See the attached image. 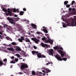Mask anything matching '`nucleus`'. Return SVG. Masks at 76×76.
I'll list each match as a JSON object with an SVG mask.
<instances>
[{
  "instance_id": "nucleus-14",
  "label": "nucleus",
  "mask_w": 76,
  "mask_h": 76,
  "mask_svg": "<svg viewBox=\"0 0 76 76\" xmlns=\"http://www.w3.org/2000/svg\"><path fill=\"white\" fill-rule=\"evenodd\" d=\"M3 34L1 32H0V39H3V37L4 38L5 36H7L5 34H3L2 36H1L0 35H2Z\"/></svg>"
},
{
  "instance_id": "nucleus-34",
  "label": "nucleus",
  "mask_w": 76,
  "mask_h": 76,
  "mask_svg": "<svg viewBox=\"0 0 76 76\" xmlns=\"http://www.w3.org/2000/svg\"><path fill=\"white\" fill-rule=\"evenodd\" d=\"M5 48H4V47H2H2H1V48H0V49H3L2 50H4V49H5Z\"/></svg>"
},
{
  "instance_id": "nucleus-11",
  "label": "nucleus",
  "mask_w": 76,
  "mask_h": 76,
  "mask_svg": "<svg viewBox=\"0 0 76 76\" xmlns=\"http://www.w3.org/2000/svg\"><path fill=\"white\" fill-rule=\"evenodd\" d=\"M32 40L34 41L36 43H38L39 42V40L35 38H31V39Z\"/></svg>"
},
{
  "instance_id": "nucleus-29",
  "label": "nucleus",
  "mask_w": 76,
  "mask_h": 76,
  "mask_svg": "<svg viewBox=\"0 0 76 76\" xmlns=\"http://www.w3.org/2000/svg\"><path fill=\"white\" fill-rule=\"evenodd\" d=\"M23 13H24L23 12H22V11L20 12V15H23Z\"/></svg>"
},
{
  "instance_id": "nucleus-21",
  "label": "nucleus",
  "mask_w": 76,
  "mask_h": 76,
  "mask_svg": "<svg viewBox=\"0 0 76 76\" xmlns=\"http://www.w3.org/2000/svg\"><path fill=\"white\" fill-rule=\"evenodd\" d=\"M6 39L7 40H10L11 41H12V39H11L10 37H6Z\"/></svg>"
},
{
  "instance_id": "nucleus-38",
  "label": "nucleus",
  "mask_w": 76,
  "mask_h": 76,
  "mask_svg": "<svg viewBox=\"0 0 76 76\" xmlns=\"http://www.w3.org/2000/svg\"><path fill=\"white\" fill-rule=\"evenodd\" d=\"M28 34H29V35H31V36H32L33 37H34V35L33 34H31V33H30V32L28 33Z\"/></svg>"
},
{
  "instance_id": "nucleus-6",
  "label": "nucleus",
  "mask_w": 76,
  "mask_h": 76,
  "mask_svg": "<svg viewBox=\"0 0 76 76\" xmlns=\"http://www.w3.org/2000/svg\"><path fill=\"white\" fill-rule=\"evenodd\" d=\"M28 66L27 64L24 63H21L20 64L21 70H23L25 68H27Z\"/></svg>"
},
{
  "instance_id": "nucleus-8",
  "label": "nucleus",
  "mask_w": 76,
  "mask_h": 76,
  "mask_svg": "<svg viewBox=\"0 0 76 76\" xmlns=\"http://www.w3.org/2000/svg\"><path fill=\"white\" fill-rule=\"evenodd\" d=\"M41 46L44 48H49L50 47V46L49 45H48L46 44H44L43 43H41Z\"/></svg>"
},
{
  "instance_id": "nucleus-19",
  "label": "nucleus",
  "mask_w": 76,
  "mask_h": 76,
  "mask_svg": "<svg viewBox=\"0 0 76 76\" xmlns=\"http://www.w3.org/2000/svg\"><path fill=\"white\" fill-rule=\"evenodd\" d=\"M22 21H25L26 22V23H27V24L29 23V21L26 20V19L23 20H22Z\"/></svg>"
},
{
  "instance_id": "nucleus-54",
  "label": "nucleus",
  "mask_w": 76,
  "mask_h": 76,
  "mask_svg": "<svg viewBox=\"0 0 76 76\" xmlns=\"http://www.w3.org/2000/svg\"><path fill=\"white\" fill-rule=\"evenodd\" d=\"M3 45L5 46H6V45L5 44H3Z\"/></svg>"
},
{
  "instance_id": "nucleus-47",
  "label": "nucleus",
  "mask_w": 76,
  "mask_h": 76,
  "mask_svg": "<svg viewBox=\"0 0 76 76\" xmlns=\"http://www.w3.org/2000/svg\"><path fill=\"white\" fill-rule=\"evenodd\" d=\"M3 61L4 62H6L7 61V59H4Z\"/></svg>"
},
{
  "instance_id": "nucleus-58",
  "label": "nucleus",
  "mask_w": 76,
  "mask_h": 76,
  "mask_svg": "<svg viewBox=\"0 0 76 76\" xmlns=\"http://www.w3.org/2000/svg\"><path fill=\"white\" fill-rule=\"evenodd\" d=\"M10 76H13V75H10Z\"/></svg>"
},
{
  "instance_id": "nucleus-42",
  "label": "nucleus",
  "mask_w": 76,
  "mask_h": 76,
  "mask_svg": "<svg viewBox=\"0 0 76 76\" xmlns=\"http://www.w3.org/2000/svg\"><path fill=\"white\" fill-rule=\"evenodd\" d=\"M7 28V32L9 30V29H10V28Z\"/></svg>"
},
{
  "instance_id": "nucleus-16",
  "label": "nucleus",
  "mask_w": 76,
  "mask_h": 76,
  "mask_svg": "<svg viewBox=\"0 0 76 76\" xmlns=\"http://www.w3.org/2000/svg\"><path fill=\"white\" fill-rule=\"evenodd\" d=\"M56 58L58 61L59 60L60 61H61L62 60V59H61L60 56L58 55L56 56Z\"/></svg>"
},
{
  "instance_id": "nucleus-15",
  "label": "nucleus",
  "mask_w": 76,
  "mask_h": 76,
  "mask_svg": "<svg viewBox=\"0 0 76 76\" xmlns=\"http://www.w3.org/2000/svg\"><path fill=\"white\" fill-rule=\"evenodd\" d=\"M24 37L23 36H22L21 37V39H19L18 40L21 42H23V40H24Z\"/></svg>"
},
{
  "instance_id": "nucleus-10",
  "label": "nucleus",
  "mask_w": 76,
  "mask_h": 76,
  "mask_svg": "<svg viewBox=\"0 0 76 76\" xmlns=\"http://www.w3.org/2000/svg\"><path fill=\"white\" fill-rule=\"evenodd\" d=\"M14 48H15V50L17 52H18L19 51H21V49L18 46H15L14 47Z\"/></svg>"
},
{
  "instance_id": "nucleus-49",
  "label": "nucleus",
  "mask_w": 76,
  "mask_h": 76,
  "mask_svg": "<svg viewBox=\"0 0 76 76\" xmlns=\"http://www.w3.org/2000/svg\"><path fill=\"white\" fill-rule=\"evenodd\" d=\"M66 16L67 17H69L70 16V15H66Z\"/></svg>"
},
{
  "instance_id": "nucleus-50",
  "label": "nucleus",
  "mask_w": 76,
  "mask_h": 76,
  "mask_svg": "<svg viewBox=\"0 0 76 76\" xmlns=\"http://www.w3.org/2000/svg\"><path fill=\"white\" fill-rule=\"evenodd\" d=\"M23 10L24 11H26V9L25 8H24L23 9Z\"/></svg>"
},
{
  "instance_id": "nucleus-37",
  "label": "nucleus",
  "mask_w": 76,
  "mask_h": 76,
  "mask_svg": "<svg viewBox=\"0 0 76 76\" xmlns=\"http://www.w3.org/2000/svg\"><path fill=\"white\" fill-rule=\"evenodd\" d=\"M10 63H13L14 64L15 63V62H14L13 61H11L10 62Z\"/></svg>"
},
{
  "instance_id": "nucleus-7",
  "label": "nucleus",
  "mask_w": 76,
  "mask_h": 76,
  "mask_svg": "<svg viewBox=\"0 0 76 76\" xmlns=\"http://www.w3.org/2000/svg\"><path fill=\"white\" fill-rule=\"evenodd\" d=\"M47 52V53H49V54L50 55L53 56V53L54 51L53 49H50V50L48 49Z\"/></svg>"
},
{
  "instance_id": "nucleus-23",
  "label": "nucleus",
  "mask_w": 76,
  "mask_h": 76,
  "mask_svg": "<svg viewBox=\"0 0 76 76\" xmlns=\"http://www.w3.org/2000/svg\"><path fill=\"white\" fill-rule=\"evenodd\" d=\"M14 19H15V20H13V21H14L15 22H16L17 21H18L19 20V18H15Z\"/></svg>"
},
{
  "instance_id": "nucleus-18",
  "label": "nucleus",
  "mask_w": 76,
  "mask_h": 76,
  "mask_svg": "<svg viewBox=\"0 0 76 76\" xmlns=\"http://www.w3.org/2000/svg\"><path fill=\"white\" fill-rule=\"evenodd\" d=\"M54 49H55L56 50H58L59 49H61L62 50H63V48H62L60 47L58 48V47H54L53 48Z\"/></svg>"
},
{
  "instance_id": "nucleus-13",
  "label": "nucleus",
  "mask_w": 76,
  "mask_h": 76,
  "mask_svg": "<svg viewBox=\"0 0 76 76\" xmlns=\"http://www.w3.org/2000/svg\"><path fill=\"white\" fill-rule=\"evenodd\" d=\"M43 28H42L41 29L43 31H44V32L46 33H47L48 31L47 30V28H45V27H43Z\"/></svg>"
},
{
  "instance_id": "nucleus-48",
  "label": "nucleus",
  "mask_w": 76,
  "mask_h": 76,
  "mask_svg": "<svg viewBox=\"0 0 76 76\" xmlns=\"http://www.w3.org/2000/svg\"><path fill=\"white\" fill-rule=\"evenodd\" d=\"M34 48L35 49H36L37 48V47L35 46H34Z\"/></svg>"
},
{
  "instance_id": "nucleus-46",
  "label": "nucleus",
  "mask_w": 76,
  "mask_h": 76,
  "mask_svg": "<svg viewBox=\"0 0 76 76\" xmlns=\"http://www.w3.org/2000/svg\"><path fill=\"white\" fill-rule=\"evenodd\" d=\"M70 6V5H69L68 4V5H66V7H67L69 8V7Z\"/></svg>"
},
{
  "instance_id": "nucleus-5",
  "label": "nucleus",
  "mask_w": 76,
  "mask_h": 76,
  "mask_svg": "<svg viewBox=\"0 0 76 76\" xmlns=\"http://www.w3.org/2000/svg\"><path fill=\"white\" fill-rule=\"evenodd\" d=\"M8 20L12 24H14L13 25H15L17 26L16 27H18L19 25L18 24H15V22L13 21V20L10 18L8 17L7 18Z\"/></svg>"
},
{
  "instance_id": "nucleus-40",
  "label": "nucleus",
  "mask_w": 76,
  "mask_h": 76,
  "mask_svg": "<svg viewBox=\"0 0 76 76\" xmlns=\"http://www.w3.org/2000/svg\"><path fill=\"white\" fill-rule=\"evenodd\" d=\"M18 73L20 75H22L23 74V73L21 72H19Z\"/></svg>"
},
{
  "instance_id": "nucleus-22",
  "label": "nucleus",
  "mask_w": 76,
  "mask_h": 76,
  "mask_svg": "<svg viewBox=\"0 0 76 76\" xmlns=\"http://www.w3.org/2000/svg\"><path fill=\"white\" fill-rule=\"evenodd\" d=\"M31 26L33 28H34L35 29L36 27V26L33 24H31Z\"/></svg>"
},
{
  "instance_id": "nucleus-28",
  "label": "nucleus",
  "mask_w": 76,
  "mask_h": 76,
  "mask_svg": "<svg viewBox=\"0 0 76 76\" xmlns=\"http://www.w3.org/2000/svg\"><path fill=\"white\" fill-rule=\"evenodd\" d=\"M76 15V12H72L70 14V15Z\"/></svg>"
},
{
  "instance_id": "nucleus-31",
  "label": "nucleus",
  "mask_w": 76,
  "mask_h": 76,
  "mask_svg": "<svg viewBox=\"0 0 76 76\" xmlns=\"http://www.w3.org/2000/svg\"><path fill=\"white\" fill-rule=\"evenodd\" d=\"M11 44L12 45H17V44L15 43V42H12Z\"/></svg>"
},
{
  "instance_id": "nucleus-27",
  "label": "nucleus",
  "mask_w": 76,
  "mask_h": 76,
  "mask_svg": "<svg viewBox=\"0 0 76 76\" xmlns=\"http://www.w3.org/2000/svg\"><path fill=\"white\" fill-rule=\"evenodd\" d=\"M36 33H37V34H42V33H41V32H39V31H38V32H36Z\"/></svg>"
},
{
  "instance_id": "nucleus-59",
  "label": "nucleus",
  "mask_w": 76,
  "mask_h": 76,
  "mask_svg": "<svg viewBox=\"0 0 76 76\" xmlns=\"http://www.w3.org/2000/svg\"><path fill=\"white\" fill-rule=\"evenodd\" d=\"M38 38H39V39L40 38V37H38Z\"/></svg>"
},
{
  "instance_id": "nucleus-17",
  "label": "nucleus",
  "mask_w": 76,
  "mask_h": 76,
  "mask_svg": "<svg viewBox=\"0 0 76 76\" xmlns=\"http://www.w3.org/2000/svg\"><path fill=\"white\" fill-rule=\"evenodd\" d=\"M7 49L8 50L11 51H14L15 50L13 49V48L11 47V48H7Z\"/></svg>"
},
{
  "instance_id": "nucleus-57",
  "label": "nucleus",
  "mask_w": 76,
  "mask_h": 76,
  "mask_svg": "<svg viewBox=\"0 0 76 76\" xmlns=\"http://www.w3.org/2000/svg\"><path fill=\"white\" fill-rule=\"evenodd\" d=\"M45 36H47L48 34H45Z\"/></svg>"
},
{
  "instance_id": "nucleus-32",
  "label": "nucleus",
  "mask_w": 76,
  "mask_h": 76,
  "mask_svg": "<svg viewBox=\"0 0 76 76\" xmlns=\"http://www.w3.org/2000/svg\"><path fill=\"white\" fill-rule=\"evenodd\" d=\"M68 1H65L64 2V4L65 5H66L67 3H68Z\"/></svg>"
},
{
  "instance_id": "nucleus-55",
  "label": "nucleus",
  "mask_w": 76,
  "mask_h": 76,
  "mask_svg": "<svg viewBox=\"0 0 76 76\" xmlns=\"http://www.w3.org/2000/svg\"><path fill=\"white\" fill-rule=\"evenodd\" d=\"M1 23V24H2V25H4V23Z\"/></svg>"
},
{
  "instance_id": "nucleus-62",
  "label": "nucleus",
  "mask_w": 76,
  "mask_h": 76,
  "mask_svg": "<svg viewBox=\"0 0 76 76\" xmlns=\"http://www.w3.org/2000/svg\"><path fill=\"white\" fill-rule=\"evenodd\" d=\"M23 61H24V59H23Z\"/></svg>"
},
{
  "instance_id": "nucleus-35",
  "label": "nucleus",
  "mask_w": 76,
  "mask_h": 76,
  "mask_svg": "<svg viewBox=\"0 0 76 76\" xmlns=\"http://www.w3.org/2000/svg\"><path fill=\"white\" fill-rule=\"evenodd\" d=\"M3 64L2 62L1 61H0V66H1Z\"/></svg>"
},
{
  "instance_id": "nucleus-43",
  "label": "nucleus",
  "mask_w": 76,
  "mask_h": 76,
  "mask_svg": "<svg viewBox=\"0 0 76 76\" xmlns=\"http://www.w3.org/2000/svg\"><path fill=\"white\" fill-rule=\"evenodd\" d=\"M10 58H11L12 59H13L14 58V57L13 56L10 57Z\"/></svg>"
},
{
  "instance_id": "nucleus-2",
  "label": "nucleus",
  "mask_w": 76,
  "mask_h": 76,
  "mask_svg": "<svg viewBox=\"0 0 76 76\" xmlns=\"http://www.w3.org/2000/svg\"><path fill=\"white\" fill-rule=\"evenodd\" d=\"M47 38H48V39H47V38L45 37H43L42 39V40H45L44 42L45 43H48L50 42L51 44L52 45L53 44V40L50 39L49 38V36H47Z\"/></svg>"
},
{
  "instance_id": "nucleus-25",
  "label": "nucleus",
  "mask_w": 76,
  "mask_h": 76,
  "mask_svg": "<svg viewBox=\"0 0 76 76\" xmlns=\"http://www.w3.org/2000/svg\"><path fill=\"white\" fill-rule=\"evenodd\" d=\"M31 73H32V75H35L36 74V73H35V71H32Z\"/></svg>"
},
{
  "instance_id": "nucleus-20",
  "label": "nucleus",
  "mask_w": 76,
  "mask_h": 76,
  "mask_svg": "<svg viewBox=\"0 0 76 76\" xmlns=\"http://www.w3.org/2000/svg\"><path fill=\"white\" fill-rule=\"evenodd\" d=\"M18 9L16 10L15 9H13V12H17L18 13L19 12V11L18 10Z\"/></svg>"
},
{
  "instance_id": "nucleus-52",
  "label": "nucleus",
  "mask_w": 76,
  "mask_h": 76,
  "mask_svg": "<svg viewBox=\"0 0 76 76\" xmlns=\"http://www.w3.org/2000/svg\"><path fill=\"white\" fill-rule=\"evenodd\" d=\"M14 16L15 17H18V16L16 15H14Z\"/></svg>"
},
{
  "instance_id": "nucleus-33",
  "label": "nucleus",
  "mask_w": 76,
  "mask_h": 76,
  "mask_svg": "<svg viewBox=\"0 0 76 76\" xmlns=\"http://www.w3.org/2000/svg\"><path fill=\"white\" fill-rule=\"evenodd\" d=\"M62 59L63 60L66 61V60L67 59V58H63Z\"/></svg>"
},
{
  "instance_id": "nucleus-24",
  "label": "nucleus",
  "mask_w": 76,
  "mask_h": 76,
  "mask_svg": "<svg viewBox=\"0 0 76 76\" xmlns=\"http://www.w3.org/2000/svg\"><path fill=\"white\" fill-rule=\"evenodd\" d=\"M25 39H25L24 40L26 42H29L30 41V40L28 38H25Z\"/></svg>"
},
{
  "instance_id": "nucleus-3",
  "label": "nucleus",
  "mask_w": 76,
  "mask_h": 76,
  "mask_svg": "<svg viewBox=\"0 0 76 76\" xmlns=\"http://www.w3.org/2000/svg\"><path fill=\"white\" fill-rule=\"evenodd\" d=\"M38 51H32V53L33 55H36L37 54V56L39 58H41L42 57L44 58H46V56H45L43 55H41V53H39L38 54Z\"/></svg>"
},
{
  "instance_id": "nucleus-4",
  "label": "nucleus",
  "mask_w": 76,
  "mask_h": 76,
  "mask_svg": "<svg viewBox=\"0 0 76 76\" xmlns=\"http://www.w3.org/2000/svg\"><path fill=\"white\" fill-rule=\"evenodd\" d=\"M58 52L59 53H60L62 57H64V56H65L66 57H67L69 59L70 58V57L69 56H68L67 54L64 51H62L61 50H58Z\"/></svg>"
},
{
  "instance_id": "nucleus-36",
  "label": "nucleus",
  "mask_w": 76,
  "mask_h": 76,
  "mask_svg": "<svg viewBox=\"0 0 76 76\" xmlns=\"http://www.w3.org/2000/svg\"><path fill=\"white\" fill-rule=\"evenodd\" d=\"M23 55H24V56H26V54H25V53L23 51H22V53Z\"/></svg>"
},
{
  "instance_id": "nucleus-53",
  "label": "nucleus",
  "mask_w": 76,
  "mask_h": 76,
  "mask_svg": "<svg viewBox=\"0 0 76 76\" xmlns=\"http://www.w3.org/2000/svg\"><path fill=\"white\" fill-rule=\"evenodd\" d=\"M50 64V63H48L46 64V65L47 66H48V64Z\"/></svg>"
},
{
  "instance_id": "nucleus-26",
  "label": "nucleus",
  "mask_w": 76,
  "mask_h": 76,
  "mask_svg": "<svg viewBox=\"0 0 76 76\" xmlns=\"http://www.w3.org/2000/svg\"><path fill=\"white\" fill-rule=\"evenodd\" d=\"M15 56H16L18 58L20 57V56L18 54H16L15 55Z\"/></svg>"
},
{
  "instance_id": "nucleus-41",
  "label": "nucleus",
  "mask_w": 76,
  "mask_h": 76,
  "mask_svg": "<svg viewBox=\"0 0 76 76\" xmlns=\"http://www.w3.org/2000/svg\"><path fill=\"white\" fill-rule=\"evenodd\" d=\"M7 26H8L6 24H4V26H3V27L4 28H5L6 27H7Z\"/></svg>"
},
{
  "instance_id": "nucleus-12",
  "label": "nucleus",
  "mask_w": 76,
  "mask_h": 76,
  "mask_svg": "<svg viewBox=\"0 0 76 76\" xmlns=\"http://www.w3.org/2000/svg\"><path fill=\"white\" fill-rule=\"evenodd\" d=\"M7 11H8V13H5V14L7 15L8 16L9 15H10L11 16V14H12V12L10 11V9H8L7 10Z\"/></svg>"
},
{
  "instance_id": "nucleus-60",
  "label": "nucleus",
  "mask_w": 76,
  "mask_h": 76,
  "mask_svg": "<svg viewBox=\"0 0 76 76\" xmlns=\"http://www.w3.org/2000/svg\"><path fill=\"white\" fill-rule=\"evenodd\" d=\"M10 68H12V66H11L10 67Z\"/></svg>"
},
{
  "instance_id": "nucleus-30",
  "label": "nucleus",
  "mask_w": 76,
  "mask_h": 76,
  "mask_svg": "<svg viewBox=\"0 0 76 76\" xmlns=\"http://www.w3.org/2000/svg\"><path fill=\"white\" fill-rule=\"evenodd\" d=\"M2 10L3 11H4L6 12H7V10L4 8H3Z\"/></svg>"
},
{
  "instance_id": "nucleus-44",
  "label": "nucleus",
  "mask_w": 76,
  "mask_h": 76,
  "mask_svg": "<svg viewBox=\"0 0 76 76\" xmlns=\"http://www.w3.org/2000/svg\"><path fill=\"white\" fill-rule=\"evenodd\" d=\"M31 32L32 33V34H33L34 35V33L35 32L34 31H31Z\"/></svg>"
},
{
  "instance_id": "nucleus-1",
  "label": "nucleus",
  "mask_w": 76,
  "mask_h": 76,
  "mask_svg": "<svg viewBox=\"0 0 76 76\" xmlns=\"http://www.w3.org/2000/svg\"><path fill=\"white\" fill-rule=\"evenodd\" d=\"M75 18V19H76V16H74ZM74 20H73L72 22L71 23H69V22H67V25L66 24H65L64 23H62L63 24V26L64 28H66V27L67 26H76V20L75 21Z\"/></svg>"
},
{
  "instance_id": "nucleus-9",
  "label": "nucleus",
  "mask_w": 76,
  "mask_h": 76,
  "mask_svg": "<svg viewBox=\"0 0 76 76\" xmlns=\"http://www.w3.org/2000/svg\"><path fill=\"white\" fill-rule=\"evenodd\" d=\"M42 70H43V69H44L46 71V72H45L44 70H42V72H43V73H49V72H51L50 70H49V69L47 68H45L44 67H42Z\"/></svg>"
},
{
  "instance_id": "nucleus-63",
  "label": "nucleus",
  "mask_w": 76,
  "mask_h": 76,
  "mask_svg": "<svg viewBox=\"0 0 76 76\" xmlns=\"http://www.w3.org/2000/svg\"><path fill=\"white\" fill-rule=\"evenodd\" d=\"M47 76H48V74H47Z\"/></svg>"
},
{
  "instance_id": "nucleus-39",
  "label": "nucleus",
  "mask_w": 76,
  "mask_h": 76,
  "mask_svg": "<svg viewBox=\"0 0 76 76\" xmlns=\"http://www.w3.org/2000/svg\"><path fill=\"white\" fill-rule=\"evenodd\" d=\"M75 2L74 1H73L72 2L71 5H72L73 4L75 3Z\"/></svg>"
},
{
  "instance_id": "nucleus-45",
  "label": "nucleus",
  "mask_w": 76,
  "mask_h": 76,
  "mask_svg": "<svg viewBox=\"0 0 76 76\" xmlns=\"http://www.w3.org/2000/svg\"><path fill=\"white\" fill-rule=\"evenodd\" d=\"M18 58H16L15 59V60L17 62L18 61Z\"/></svg>"
},
{
  "instance_id": "nucleus-64",
  "label": "nucleus",
  "mask_w": 76,
  "mask_h": 76,
  "mask_svg": "<svg viewBox=\"0 0 76 76\" xmlns=\"http://www.w3.org/2000/svg\"><path fill=\"white\" fill-rule=\"evenodd\" d=\"M63 21H64V20H63Z\"/></svg>"
},
{
  "instance_id": "nucleus-61",
  "label": "nucleus",
  "mask_w": 76,
  "mask_h": 76,
  "mask_svg": "<svg viewBox=\"0 0 76 76\" xmlns=\"http://www.w3.org/2000/svg\"><path fill=\"white\" fill-rule=\"evenodd\" d=\"M22 59V58H20L19 59Z\"/></svg>"
},
{
  "instance_id": "nucleus-56",
  "label": "nucleus",
  "mask_w": 76,
  "mask_h": 76,
  "mask_svg": "<svg viewBox=\"0 0 76 76\" xmlns=\"http://www.w3.org/2000/svg\"><path fill=\"white\" fill-rule=\"evenodd\" d=\"M1 27H2L1 26H0V28H1Z\"/></svg>"
},
{
  "instance_id": "nucleus-51",
  "label": "nucleus",
  "mask_w": 76,
  "mask_h": 76,
  "mask_svg": "<svg viewBox=\"0 0 76 76\" xmlns=\"http://www.w3.org/2000/svg\"><path fill=\"white\" fill-rule=\"evenodd\" d=\"M72 10V9L71 8H69V11H71Z\"/></svg>"
}]
</instances>
